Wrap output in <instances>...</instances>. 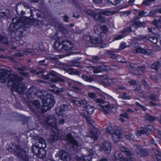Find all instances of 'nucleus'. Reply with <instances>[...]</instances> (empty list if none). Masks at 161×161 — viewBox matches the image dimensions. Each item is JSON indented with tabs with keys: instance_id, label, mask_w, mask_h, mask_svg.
Returning a JSON list of instances; mask_svg holds the SVG:
<instances>
[{
	"instance_id": "obj_4",
	"label": "nucleus",
	"mask_w": 161,
	"mask_h": 161,
	"mask_svg": "<svg viewBox=\"0 0 161 161\" xmlns=\"http://www.w3.org/2000/svg\"><path fill=\"white\" fill-rule=\"evenodd\" d=\"M6 150L9 152L15 153L16 156L22 161H28L29 158L26 152L21 146L17 145L14 142H12L6 145Z\"/></svg>"
},
{
	"instance_id": "obj_55",
	"label": "nucleus",
	"mask_w": 161,
	"mask_h": 161,
	"mask_svg": "<svg viewBox=\"0 0 161 161\" xmlns=\"http://www.w3.org/2000/svg\"><path fill=\"white\" fill-rule=\"evenodd\" d=\"M152 2L151 0H145L142 3V5L148 6Z\"/></svg>"
},
{
	"instance_id": "obj_46",
	"label": "nucleus",
	"mask_w": 161,
	"mask_h": 161,
	"mask_svg": "<svg viewBox=\"0 0 161 161\" xmlns=\"http://www.w3.org/2000/svg\"><path fill=\"white\" fill-rule=\"evenodd\" d=\"M18 70L20 71L19 74L26 77H27L28 76V74L27 72H25L24 71V70L21 68H19Z\"/></svg>"
},
{
	"instance_id": "obj_29",
	"label": "nucleus",
	"mask_w": 161,
	"mask_h": 161,
	"mask_svg": "<svg viewBox=\"0 0 161 161\" xmlns=\"http://www.w3.org/2000/svg\"><path fill=\"white\" fill-rule=\"evenodd\" d=\"M0 17L1 18L6 19L9 18L11 17V14L8 10H6L4 12H0Z\"/></svg>"
},
{
	"instance_id": "obj_17",
	"label": "nucleus",
	"mask_w": 161,
	"mask_h": 161,
	"mask_svg": "<svg viewBox=\"0 0 161 161\" xmlns=\"http://www.w3.org/2000/svg\"><path fill=\"white\" fill-rule=\"evenodd\" d=\"M118 65L116 64H112L110 65V66H108L106 65H100V69L102 70V72L103 71H107L109 70V69L111 70H115L116 69L114 67H117Z\"/></svg>"
},
{
	"instance_id": "obj_3",
	"label": "nucleus",
	"mask_w": 161,
	"mask_h": 161,
	"mask_svg": "<svg viewBox=\"0 0 161 161\" xmlns=\"http://www.w3.org/2000/svg\"><path fill=\"white\" fill-rule=\"evenodd\" d=\"M36 95L42 102V105L41 108V112L42 113L50 110L55 103L54 96L51 93H47L45 95L42 92H36Z\"/></svg>"
},
{
	"instance_id": "obj_40",
	"label": "nucleus",
	"mask_w": 161,
	"mask_h": 161,
	"mask_svg": "<svg viewBox=\"0 0 161 161\" xmlns=\"http://www.w3.org/2000/svg\"><path fill=\"white\" fill-rule=\"evenodd\" d=\"M141 82L142 85L144 86L145 88H146L149 90H151V87L149 86L147 82L145 80L142 79L141 80Z\"/></svg>"
},
{
	"instance_id": "obj_36",
	"label": "nucleus",
	"mask_w": 161,
	"mask_h": 161,
	"mask_svg": "<svg viewBox=\"0 0 161 161\" xmlns=\"http://www.w3.org/2000/svg\"><path fill=\"white\" fill-rule=\"evenodd\" d=\"M41 44L38 43L35 44L33 46V48H34V49L36 51H35V52H39V51H41L42 50L41 47Z\"/></svg>"
},
{
	"instance_id": "obj_39",
	"label": "nucleus",
	"mask_w": 161,
	"mask_h": 161,
	"mask_svg": "<svg viewBox=\"0 0 161 161\" xmlns=\"http://www.w3.org/2000/svg\"><path fill=\"white\" fill-rule=\"evenodd\" d=\"M64 90V89L62 88H58L57 87L55 89H53L50 90L51 92L57 94H59L60 92H63Z\"/></svg>"
},
{
	"instance_id": "obj_52",
	"label": "nucleus",
	"mask_w": 161,
	"mask_h": 161,
	"mask_svg": "<svg viewBox=\"0 0 161 161\" xmlns=\"http://www.w3.org/2000/svg\"><path fill=\"white\" fill-rule=\"evenodd\" d=\"M138 15L140 17H146L148 15L147 13L144 11H141L139 12Z\"/></svg>"
},
{
	"instance_id": "obj_41",
	"label": "nucleus",
	"mask_w": 161,
	"mask_h": 161,
	"mask_svg": "<svg viewBox=\"0 0 161 161\" xmlns=\"http://www.w3.org/2000/svg\"><path fill=\"white\" fill-rule=\"evenodd\" d=\"M85 13L91 17H93L94 18L96 13L91 9H86L85 10Z\"/></svg>"
},
{
	"instance_id": "obj_23",
	"label": "nucleus",
	"mask_w": 161,
	"mask_h": 161,
	"mask_svg": "<svg viewBox=\"0 0 161 161\" xmlns=\"http://www.w3.org/2000/svg\"><path fill=\"white\" fill-rule=\"evenodd\" d=\"M98 129L95 128L94 130H91L90 131L89 134V136L94 141H96L98 138Z\"/></svg>"
},
{
	"instance_id": "obj_30",
	"label": "nucleus",
	"mask_w": 161,
	"mask_h": 161,
	"mask_svg": "<svg viewBox=\"0 0 161 161\" xmlns=\"http://www.w3.org/2000/svg\"><path fill=\"white\" fill-rule=\"evenodd\" d=\"M53 47L55 50L58 51H61L63 49L62 42L56 41L54 42Z\"/></svg>"
},
{
	"instance_id": "obj_42",
	"label": "nucleus",
	"mask_w": 161,
	"mask_h": 161,
	"mask_svg": "<svg viewBox=\"0 0 161 161\" xmlns=\"http://www.w3.org/2000/svg\"><path fill=\"white\" fill-rule=\"evenodd\" d=\"M131 27V26H130L127 28H125L124 30L121 31V34H122L126 35H127V34H126V33H129L132 31Z\"/></svg>"
},
{
	"instance_id": "obj_56",
	"label": "nucleus",
	"mask_w": 161,
	"mask_h": 161,
	"mask_svg": "<svg viewBox=\"0 0 161 161\" xmlns=\"http://www.w3.org/2000/svg\"><path fill=\"white\" fill-rule=\"evenodd\" d=\"M101 72H102V70L100 69V65H99L98 67H95L93 70V72L94 73H98Z\"/></svg>"
},
{
	"instance_id": "obj_18",
	"label": "nucleus",
	"mask_w": 161,
	"mask_h": 161,
	"mask_svg": "<svg viewBox=\"0 0 161 161\" xmlns=\"http://www.w3.org/2000/svg\"><path fill=\"white\" fill-rule=\"evenodd\" d=\"M65 55L63 54H60L58 55L47 54L45 56V59L47 60L50 59L52 60H57L59 58L64 57Z\"/></svg>"
},
{
	"instance_id": "obj_35",
	"label": "nucleus",
	"mask_w": 161,
	"mask_h": 161,
	"mask_svg": "<svg viewBox=\"0 0 161 161\" xmlns=\"http://www.w3.org/2000/svg\"><path fill=\"white\" fill-rule=\"evenodd\" d=\"M146 119L149 122H152L156 120V117L152 116L149 113H147L145 116Z\"/></svg>"
},
{
	"instance_id": "obj_6",
	"label": "nucleus",
	"mask_w": 161,
	"mask_h": 161,
	"mask_svg": "<svg viewBox=\"0 0 161 161\" xmlns=\"http://www.w3.org/2000/svg\"><path fill=\"white\" fill-rule=\"evenodd\" d=\"M120 149L123 153L126 155L127 157L122 156L121 154H118V157L115 156L116 160L119 159L120 161H134L133 158L131 157L133 155L132 151L128 148L124 147H120Z\"/></svg>"
},
{
	"instance_id": "obj_26",
	"label": "nucleus",
	"mask_w": 161,
	"mask_h": 161,
	"mask_svg": "<svg viewBox=\"0 0 161 161\" xmlns=\"http://www.w3.org/2000/svg\"><path fill=\"white\" fill-rule=\"evenodd\" d=\"M89 38L90 42L92 44H97L100 43L102 42V40L100 37H95L94 38L90 36Z\"/></svg>"
},
{
	"instance_id": "obj_15",
	"label": "nucleus",
	"mask_w": 161,
	"mask_h": 161,
	"mask_svg": "<svg viewBox=\"0 0 161 161\" xmlns=\"http://www.w3.org/2000/svg\"><path fill=\"white\" fill-rule=\"evenodd\" d=\"M7 70L3 69L0 72V82L2 84H5L7 81L8 76L9 75Z\"/></svg>"
},
{
	"instance_id": "obj_47",
	"label": "nucleus",
	"mask_w": 161,
	"mask_h": 161,
	"mask_svg": "<svg viewBox=\"0 0 161 161\" xmlns=\"http://www.w3.org/2000/svg\"><path fill=\"white\" fill-rule=\"evenodd\" d=\"M147 40L149 41L152 43L156 44L158 42L157 39V38L151 36L147 38Z\"/></svg>"
},
{
	"instance_id": "obj_54",
	"label": "nucleus",
	"mask_w": 161,
	"mask_h": 161,
	"mask_svg": "<svg viewBox=\"0 0 161 161\" xmlns=\"http://www.w3.org/2000/svg\"><path fill=\"white\" fill-rule=\"evenodd\" d=\"M33 104L37 108H39L41 105L39 101L37 100H34L33 102Z\"/></svg>"
},
{
	"instance_id": "obj_21",
	"label": "nucleus",
	"mask_w": 161,
	"mask_h": 161,
	"mask_svg": "<svg viewBox=\"0 0 161 161\" xmlns=\"http://www.w3.org/2000/svg\"><path fill=\"white\" fill-rule=\"evenodd\" d=\"M102 14H103L102 12L96 13L94 18L95 20L101 23L105 22V19L102 16Z\"/></svg>"
},
{
	"instance_id": "obj_34",
	"label": "nucleus",
	"mask_w": 161,
	"mask_h": 161,
	"mask_svg": "<svg viewBox=\"0 0 161 161\" xmlns=\"http://www.w3.org/2000/svg\"><path fill=\"white\" fill-rule=\"evenodd\" d=\"M136 133L137 136H141L142 134H147L148 133L147 129L146 128H144L140 130L137 131Z\"/></svg>"
},
{
	"instance_id": "obj_44",
	"label": "nucleus",
	"mask_w": 161,
	"mask_h": 161,
	"mask_svg": "<svg viewBox=\"0 0 161 161\" xmlns=\"http://www.w3.org/2000/svg\"><path fill=\"white\" fill-rule=\"evenodd\" d=\"M102 14L106 15H111L117 13V12L114 11H110L109 10H105L104 11L101 12Z\"/></svg>"
},
{
	"instance_id": "obj_20",
	"label": "nucleus",
	"mask_w": 161,
	"mask_h": 161,
	"mask_svg": "<svg viewBox=\"0 0 161 161\" xmlns=\"http://www.w3.org/2000/svg\"><path fill=\"white\" fill-rule=\"evenodd\" d=\"M136 52L137 53H141L146 55H149L152 53V51L150 49H145L141 47H139L136 49Z\"/></svg>"
},
{
	"instance_id": "obj_45",
	"label": "nucleus",
	"mask_w": 161,
	"mask_h": 161,
	"mask_svg": "<svg viewBox=\"0 0 161 161\" xmlns=\"http://www.w3.org/2000/svg\"><path fill=\"white\" fill-rule=\"evenodd\" d=\"M20 117L21 118L22 125H25L28 123V119L27 117L23 115H21Z\"/></svg>"
},
{
	"instance_id": "obj_51",
	"label": "nucleus",
	"mask_w": 161,
	"mask_h": 161,
	"mask_svg": "<svg viewBox=\"0 0 161 161\" xmlns=\"http://www.w3.org/2000/svg\"><path fill=\"white\" fill-rule=\"evenodd\" d=\"M38 142L41 145H44L45 147H46V142L45 140L42 137H40L38 139Z\"/></svg>"
},
{
	"instance_id": "obj_50",
	"label": "nucleus",
	"mask_w": 161,
	"mask_h": 161,
	"mask_svg": "<svg viewBox=\"0 0 161 161\" xmlns=\"http://www.w3.org/2000/svg\"><path fill=\"white\" fill-rule=\"evenodd\" d=\"M149 98L152 101H155L157 100V97L155 94L153 93L150 95Z\"/></svg>"
},
{
	"instance_id": "obj_49",
	"label": "nucleus",
	"mask_w": 161,
	"mask_h": 161,
	"mask_svg": "<svg viewBox=\"0 0 161 161\" xmlns=\"http://www.w3.org/2000/svg\"><path fill=\"white\" fill-rule=\"evenodd\" d=\"M104 108L108 110H112L114 108V106L113 105H111L110 103H109L108 104L104 106Z\"/></svg>"
},
{
	"instance_id": "obj_59",
	"label": "nucleus",
	"mask_w": 161,
	"mask_h": 161,
	"mask_svg": "<svg viewBox=\"0 0 161 161\" xmlns=\"http://www.w3.org/2000/svg\"><path fill=\"white\" fill-rule=\"evenodd\" d=\"M67 71L69 74L72 75L74 73L75 69L72 68H68L66 69Z\"/></svg>"
},
{
	"instance_id": "obj_31",
	"label": "nucleus",
	"mask_w": 161,
	"mask_h": 161,
	"mask_svg": "<svg viewBox=\"0 0 161 161\" xmlns=\"http://www.w3.org/2000/svg\"><path fill=\"white\" fill-rule=\"evenodd\" d=\"M153 151L154 152L157 161H159L161 158V152L157 148H153Z\"/></svg>"
},
{
	"instance_id": "obj_1",
	"label": "nucleus",
	"mask_w": 161,
	"mask_h": 161,
	"mask_svg": "<svg viewBox=\"0 0 161 161\" xmlns=\"http://www.w3.org/2000/svg\"><path fill=\"white\" fill-rule=\"evenodd\" d=\"M12 22L13 23L10 25L8 31L10 34L15 32L16 36L20 37L23 34V32L20 30L21 28L26 25H33L34 20L30 17H23L19 19L13 18Z\"/></svg>"
},
{
	"instance_id": "obj_61",
	"label": "nucleus",
	"mask_w": 161,
	"mask_h": 161,
	"mask_svg": "<svg viewBox=\"0 0 161 161\" xmlns=\"http://www.w3.org/2000/svg\"><path fill=\"white\" fill-rule=\"evenodd\" d=\"M96 102V103L99 104H104L105 103L104 101L101 98L97 99Z\"/></svg>"
},
{
	"instance_id": "obj_14",
	"label": "nucleus",
	"mask_w": 161,
	"mask_h": 161,
	"mask_svg": "<svg viewBox=\"0 0 161 161\" xmlns=\"http://www.w3.org/2000/svg\"><path fill=\"white\" fill-rule=\"evenodd\" d=\"M69 108L68 106L66 104H63L59 107L55 109L56 114L58 115H62L63 112L67 110Z\"/></svg>"
},
{
	"instance_id": "obj_33",
	"label": "nucleus",
	"mask_w": 161,
	"mask_h": 161,
	"mask_svg": "<svg viewBox=\"0 0 161 161\" xmlns=\"http://www.w3.org/2000/svg\"><path fill=\"white\" fill-rule=\"evenodd\" d=\"M132 23L133 25H136L138 27H144L145 25V23L141 22L140 21L136 20H133Z\"/></svg>"
},
{
	"instance_id": "obj_25",
	"label": "nucleus",
	"mask_w": 161,
	"mask_h": 161,
	"mask_svg": "<svg viewBox=\"0 0 161 161\" xmlns=\"http://www.w3.org/2000/svg\"><path fill=\"white\" fill-rule=\"evenodd\" d=\"M136 65V64H130V68L132 69H134L133 70V73L135 74V75H140L142 74V73L141 72L140 70L138 68V67L135 66Z\"/></svg>"
},
{
	"instance_id": "obj_28",
	"label": "nucleus",
	"mask_w": 161,
	"mask_h": 161,
	"mask_svg": "<svg viewBox=\"0 0 161 161\" xmlns=\"http://www.w3.org/2000/svg\"><path fill=\"white\" fill-rule=\"evenodd\" d=\"M45 72V70L42 69V70H40L37 71V74L39 75L41 74L40 77L41 78L44 80H47L49 79L50 80V77L49 73L47 74L46 75H45L43 74V73Z\"/></svg>"
},
{
	"instance_id": "obj_37",
	"label": "nucleus",
	"mask_w": 161,
	"mask_h": 161,
	"mask_svg": "<svg viewBox=\"0 0 161 161\" xmlns=\"http://www.w3.org/2000/svg\"><path fill=\"white\" fill-rule=\"evenodd\" d=\"M161 61H156V62L152 64V69L158 71V67Z\"/></svg>"
},
{
	"instance_id": "obj_43",
	"label": "nucleus",
	"mask_w": 161,
	"mask_h": 161,
	"mask_svg": "<svg viewBox=\"0 0 161 161\" xmlns=\"http://www.w3.org/2000/svg\"><path fill=\"white\" fill-rule=\"evenodd\" d=\"M107 3L112 5H116L120 3L121 0H107Z\"/></svg>"
},
{
	"instance_id": "obj_12",
	"label": "nucleus",
	"mask_w": 161,
	"mask_h": 161,
	"mask_svg": "<svg viewBox=\"0 0 161 161\" xmlns=\"http://www.w3.org/2000/svg\"><path fill=\"white\" fill-rule=\"evenodd\" d=\"M50 77L52 76L53 78H50V81L52 83H56L58 82H63L64 80L57 75V73L54 71H52L49 73Z\"/></svg>"
},
{
	"instance_id": "obj_27",
	"label": "nucleus",
	"mask_w": 161,
	"mask_h": 161,
	"mask_svg": "<svg viewBox=\"0 0 161 161\" xmlns=\"http://www.w3.org/2000/svg\"><path fill=\"white\" fill-rule=\"evenodd\" d=\"M0 42L6 45H12L11 43L8 41L7 37L0 35Z\"/></svg>"
},
{
	"instance_id": "obj_19",
	"label": "nucleus",
	"mask_w": 161,
	"mask_h": 161,
	"mask_svg": "<svg viewBox=\"0 0 161 161\" xmlns=\"http://www.w3.org/2000/svg\"><path fill=\"white\" fill-rule=\"evenodd\" d=\"M70 62L69 63V64H64V67H68L69 66H75L79 68H81L82 65L81 64L79 61H70Z\"/></svg>"
},
{
	"instance_id": "obj_64",
	"label": "nucleus",
	"mask_w": 161,
	"mask_h": 161,
	"mask_svg": "<svg viewBox=\"0 0 161 161\" xmlns=\"http://www.w3.org/2000/svg\"><path fill=\"white\" fill-rule=\"evenodd\" d=\"M24 53H23L22 51H20V52L18 53H17L15 54L16 56H19L21 57L23 55Z\"/></svg>"
},
{
	"instance_id": "obj_57",
	"label": "nucleus",
	"mask_w": 161,
	"mask_h": 161,
	"mask_svg": "<svg viewBox=\"0 0 161 161\" xmlns=\"http://www.w3.org/2000/svg\"><path fill=\"white\" fill-rule=\"evenodd\" d=\"M139 69L143 74L145 71L146 66L145 65L140 66H137Z\"/></svg>"
},
{
	"instance_id": "obj_22",
	"label": "nucleus",
	"mask_w": 161,
	"mask_h": 161,
	"mask_svg": "<svg viewBox=\"0 0 161 161\" xmlns=\"http://www.w3.org/2000/svg\"><path fill=\"white\" fill-rule=\"evenodd\" d=\"M92 157L88 155H82L81 157L76 156L75 157V159L77 161H90Z\"/></svg>"
},
{
	"instance_id": "obj_13",
	"label": "nucleus",
	"mask_w": 161,
	"mask_h": 161,
	"mask_svg": "<svg viewBox=\"0 0 161 161\" xmlns=\"http://www.w3.org/2000/svg\"><path fill=\"white\" fill-rule=\"evenodd\" d=\"M59 154L60 159L64 161H70L71 159L69 153L65 150H60Z\"/></svg>"
},
{
	"instance_id": "obj_32",
	"label": "nucleus",
	"mask_w": 161,
	"mask_h": 161,
	"mask_svg": "<svg viewBox=\"0 0 161 161\" xmlns=\"http://www.w3.org/2000/svg\"><path fill=\"white\" fill-rule=\"evenodd\" d=\"M120 118H119V120L122 123L124 122L125 121L124 118L126 119H129V116L126 112L120 114Z\"/></svg>"
},
{
	"instance_id": "obj_11",
	"label": "nucleus",
	"mask_w": 161,
	"mask_h": 161,
	"mask_svg": "<svg viewBox=\"0 0 161 161\" xmlns=\"http://www.w3.org/2000/svg\"><path fill=\"white\" fill-rule=\"evenodd\" d=\"M136 151V153L142 157H145L149 155L148 150L143 148L141 145L137 146Z\"/></svg>"
},
{
	"instance_id": "obj_63",
	"label": "nucleus",
	"mask_w": 161,
	"mask_h": 161,
	"mask_svg": "<svg viewBox=\"0 0 161 161\" xmlns=\"http://www.w3.org/2000/svg\"><path fill=\"white\" fill-rule=\"evenodd\" d=\"M101 107L103 112L105 114H107L108 113V111L104 108V105H101Z\"/></svg>"
},
{
	"instance_id": "obj_7",
	"label": "nucleus",
	"mask_w": 161,
	"mask_h": 161,
	"mask_svg": "<svg viewBox=\"0 0 161 161\" xmlns=\"http://www.w3.org/2000/svg\"><path fill=\"white\" fill-rule=\"evenodd\" d=\"M31 152L39 158H44L46 155V152L44 147L43 148L42 146L40 147L38 145H32L31 147Z\"/></svg>"
},
{
	"instance_id": "obj_62",
	"label": "nucleus",
	"mask_w": 161,
	"mask_h": 161,
	"mask_svg": "<svg viewBox=\"0 0 161 161\" xmlns=\"http://www.w3.org/2000/svg\"><path fill=\"white\" fill-rule=\"evenodd\" d=\"M126 45L125 42H122L121 43L120 47L122 49H123L126 47Z\"/></svg>"
},
{
	"instance_id": "obj_9",
	"label": "nucleus",
	"mask_w": 161,
	"mask_h": 161,
	"mask_svg": "<svg viewBox=\"0 0 161 161\" xmlns=\"http://www.w3.org/2000/svg\"><path fill=\"white\" fill-rule=\"evenodd\" d=\"M64 139L71 144L72 148L74 149H75L76 147L79 146V142L75 139L74 137L71 133H68L64 136Z\"/></svg>"
},
{
	"instance_id": "obj_48",
	"label": "nucleus",
	"mask_w": 161,
	"mask_h": 161,
	"mask_svg": "<svg viewBox=\"0 0 161 161\" xmlns=\"http://www.w3.org/2000/svg\"><path fill=\"white\" fill-rule=\"evenodd\" d=\"M125 138L129 140H133L134 139V136L133 134H129L126 135L125 136Z\"/></svg>"
},
{
	"instance_id": "obj_24",
	"label": "nucleus",
	"mask_w": 161,
	"mask_h": 161,
	"mask_svg": "<svg viewBox=\"0 0 161 161\" xmlns=\"http://www.w3.org/2000/svg\"><path fill=\"white\" fill-rule=\"evenodd\" d=\"M83 109L89 114H92L94 112L95 108L93 106L87 105L83 107Z\"/></svg>"
},
{
	"instance_id": "obj_2",
	"label": "nucleus",
	"mask_w": 161,
	"mask_h": 161,
	"mask_svg": "<svg viewBox=\"0 0 161 161\" xmlns=\"http://www.w3.org/2000/svg\"><path fill=\"white\" fill-rule=\"evenodd\" d=\"M46 124L51 127L52 132L53 134L49 136V142L53 143L61 139L62 137L61 134V130L58 128L56 118L52 117V115H48L46 119Z\"/></svg>"
},
{
	"instance_id": "obj_16",
	"label": "nucleus",
	"mask_w": 161,
	"mask_h": 161,
	"mask_svg": "<svg viewBox=\"0 0 161 161\" xmlns=\"http://www.w3.org/2000/svg\"><path fill=\"white\" fill-rule=\"evenodd\" d=\"M63 49L69 51L73 47V44L69 40H65L62 41Z\"/></svg>"
},
{
	"instance_id": "obj_5",
	"label": "nucleus",
	"mask_w": 161,
	"mask_h": 161,
	"mask_svg": "<svg viewBox=\"0 0 161 161\" xmlns=\"http://www.w3.org/2000/svg\"><path fill=\"white\" fill-rule=\"evenodd\" d=\"M23 80L22 77L19 76L17 74H14L12 77L8 79L7 84L9 86H11L12 89L18 93L23 94L26 89V87L24 86L19 87Z\"/></svg>"
},
{
	"instance_id": "obj_8",
	"label": "nucleus",
	"mask_w": 161,
	"mask_h": 161,
	"mask_svg": "<svg viewBox=\"0 0 161 161\" xmlns=\"http://www.w3.org/2000/svg\"><path fill=\"white\" fill-rule=\"evenodd\" d=\"M112 128L107 127L106 128L107 133L112 135L113 140L115 143H117L119 141L121 138L122 133L119 130H116L114 131L112 130Z\"/></svg>"
},
{
	"instance_id": "obj_53",
	"label": "nucleus",
	"mask_w": 161,
	"mask_h": 161,
	"mask_svg": "<svg viewBox=\"0 0 161 161\" xmlns=\"http://www.w3.org/2000/svg\"><path fill=\"white\" fill-rule=\"evenodd\" d=\"M83 79H84L86 81H91L92 80V78L91 77H88L87 75H83L82 76Z\"/></svg>"
},
{
	"instance_id": "obj_60",
	"label": "nucleus",
	"mask_w": 161,
	"mask_h": 161,
	"mask_svg": "<svg viewBox=\"0 0 161 161\" xmlns=\"http://www.w3.org/2000/svg\"><path fill=\"white\" fill-rule=\"evenodd\" d=\"M88 96L89 97L92 99L96 97L95 93L93 92L89 93L88 94Z\"/></svg>"
},
{
	"instance_id": "obj_38",
	"label": "nucleus",
	"mask_w": 161,
	"mask_h": 161,
	"mask_svg": "<svg viewBox=\"0 0 161 161\" xmlns=\"http://www.w3.org/2000/svg\"><path fill=\"white\" fill-rule=\"evenodd\" d=\"M99 29H100L101 31L99 32L100 34H101L102 32L104 34L107 33L108 31V28L105 25H102L101 27H99Z\"/></svg>"
},
{
	"instance_id": "obj_10",
	"label": "nucleus",
	"mask_w": 161,
	"mask_h": 161,
	"mask_svg": "<svg viewBox=\"0 0 161 161\" xmlns=\"http://www.w3.org/2000/svg\"><path fill=\"white\" fill-rule=\"evenodd\" d=\"M100 149L101 151L109 154L111 152L112 144L110 142L104 141L100 146Z\"/></svg>"
},
{
	"instance_id": "obj_58",
	"label": "nucleus",
	"mask_w": 161,
	"mask_h": 161,
	"mask_svg": "<svg viewBox=\"0 0 161 161\" xmlns=\"http://www.w3.org/2000/svg\"><path fill=\"white\" fill-rule=\"evenodd\" d=\"M126 35L122 34H121V35H119L114 37V40H118L120 39L125 36H126Z\"/></svg>"
}]
</instances>
